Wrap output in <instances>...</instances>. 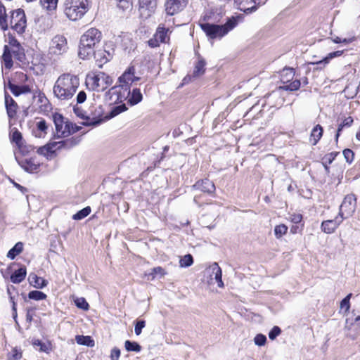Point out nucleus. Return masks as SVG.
Wrapping results in <instances>:
<instances>
[{
  "mask_svg": "<svg viewBox=\"0 0 360 360\" xmlns=\"http://www.w3.org/2000/svg\"><path fill=\"white\" fill-rule=\"evenodd\" d=\"M79 85V77L76 75L66 73L58 77L53 88V95L60 101L71 99Z\"/></svg>",
  "mask_w": 360,
  "mask_h": 360,
  "instance_id": "1",
  "label": "nucleus"
},
{
  "mask_svg": "<svg viewBox=\"0 0 360 360\" xmlns=\"http://www.w3.org/2000/svg\"><path fill=\"white\" fill-rule=\"evenodd\" d=\"M239 18V16L229 18L224 25H217L216 22H200L199 25L209 39H221L237 26Z\"/></svg>",
  "mask_w": 360,
  "mask_h": 360,
  "instance_id": "2",
  "label": "nucleus"
},
{
  "mask_svg": "<svg viewBox=\"0 0 360 360\" xmlns=\"http://www.w3.org/2000/svg\"><path fill=\"white\" fill-rule=\"evenodd\" d=\"M102 39L101 32L92 27L86 30L81 37L78 55L82 59L92 56L94 49Z\"/></svg>",
  "mask_w": 360,
  "mask_h": 360,
  "instance_id": "3",
  "label": "nucleus"
},
{
  "mask_svg": "<svg viewBox=\"0 0 360 360\" xmlns=\"http://www.w3.org/2000/svg\"><path fill=\"white\" fill-rule=\"evenodd\" d=\"M89 8L88 0H65L64 13L70 20L81 19Z\"/></svg>",
  "mask_w": 360,
  "mask_h": 360,
  "instance_id": "4",
  "label": "nucleus"
},
{
  "mask_svg": "<svg viewBox=\"0 0 360 360\" xmlns=\"http://www.w3.org/2000/svg\"><path fill=\"white\" fill-rule=\"evenodd\" d=\"M112 83V78L103 72H91L86 77V85L87 87L97 92L103 91Z\"/></svg>",
  "mask_w": 360,
  "mask_h": 360,
  "instance_id": "5",
  "label": "nucleus"
},
{
  "mask_svg": "<svg viewBox=\"0 0 360 360\" xmlns=\"http://www.w3.org/2000/svg\"><path fill=\"white\" fill-rule=\"evenodd\" d=\"M68 49L66 37L61 34H57L51 39L49 43L48 56L50 59L56 60L66 53Z\"/></svg>",
  "mask_w": 360,
  "mask_h": 360,
  "instance_id": "6",
  "label": "nucleus"
},
{
  "mask_svg": "<svg viewBox=\"0 0 360 360\" xmlns=\"http://www.w3.org/2000/svg\"><path fill=\"white\" fill-rule=\"evenodd\" d=\"M53 120L56 127V136L58 137H66L71 133L77 131V129L74 128L73 124L70 122L67 119H65L62 115L55 113L53 115Z\"/></svg>",
  "mask_w": 360,
  "mask_h": 360,
  "instance_id": "7",
  "label": "nucleus"
},
{
  "mask_svg": "<svg viewBox=\"0 0 360 360\" xmlns=\"http://www.w3.org/2000/svg\"><path fill=\"white\" fill-rule=\"evenodd\" d=\"M130 96V89H127L120 84L117 86L112 87L106 94L107 99L111 103H122L127 100Z\"/></svg>",
  "mask_w": 360,
  "mask_h": 360,
  "instance_id": "8",
  "label": "nucleus"
},
{
  "mask_svg": "<svg viewBox=\"0 0 360 360\" xmlns=\"http://www.w3.org/2000/svg\"><path fill=\"white\" fill-rule=\"evenodd\" d=\"M9 25L18 34L25 32L27 27V20L23 10L18 9L11 13Z\"/></svg>",
  "mask_w": 360,
  "mask_h": 360,
  "instance_id": "9",
  "label": "nucleus"
},
{
  "mask_svg": "<svg viewBox=\"0 0 360 360\" xmlns=\"http://www.w3.org/2000/svg\"><path fill=\"white\" fill-rule=\"evenodd\" d=\"M356 207V198L354 195L349 194L345 197L342 204L340 206L338 216L342 219L347 218L353 214Z\"/></svg>",
  "mask_w": 360,
  "mask_h": 360,
  "instance_id": "10",
  "label": "nucleus"
},
{
  "mask_svg": "<svg viewBox=\"0 0 360 360\" xmlns=\"http://www.w3.org/2000/svg\"><path fill=\"white\" fill-rule=\"evenodd\" d=\"M156 8L157 0H139V13L143 20L150 18L155 13Z\"/></svg>",
  "mask_w": 360,
  "mask_h": 360,
  "instance_id": "11",
  "label": "nucleus"
},
{
  "mask_svg": "<svg viewBox=\"0 0 360 360\" xmlns=\"http://www.w3.org/2000/svg\"><path fill=\"white\" fill-rule=\"evenodd\" d=\"M141 79L139 75H136L135 67L134 65H130L128 68L123 72V74L118 78L119 83L127 87V89H130V86L135 82H138Z\"/></svg>",
  "mask_w": 360,
  "mask_h": 360,
  "instance_id": "12",
  "label": "nucleus"
},
{
  "mask_svg": "<svg viewBox=\"0 0 360 360\" xmlns=\"http://www.w3.org/2000/svg\"><path fill=\"white\" fill-rule=\"evenodd\" d=\"M266 0H236L233 4L241 11L250 13L257 10L260 5L265 4Z\"/></svg>",
  "mask_w": 360,
  "mask_h": 360,
  "instance_id": "13",
  "label": "nucleus"
},
{
  "mask_svg": "<svg viewBox=\"0 0 360 360\" xmlns=\"http://www.w3.org/2000/svg\"><path fill=\"white\" fill-rule=\"evenodd\" d=\"M188 0H166L165 11L169 15H174L181 12L187 6Z\"/></svg>",
  "mask_w": 360,
  "mask_h": 360,
  "instance_id": "14",
  "label": "nucleus"
},
{
  "mask_svg": "<svg viewBox=\"0 0 360 360\" xmlns=\"http://www.w3.org/2000/svg\"><path fill=\"white\" fill-rule=\"evenodd\" d=\"M225 14V10L221 6H213L205 12L203 20L207 22H219Z\"/></svg>",
  "mask_w": 360,
  "mask_h": 360,
  "instance_id": "15",
  "label": "nucleus"
},
{
  "mask_svg": "<svg viewBox=\"0 0 360 360\" xmlns=\"http://www.w3.org/2000/svg\"><path fill=\"white\" fill-rule=\"evenodd\" d=\"M343 219L340 216H337L334 219L326 220L321 223V231L327 234L333 233L342 222Z\"/></svg>",
  "mask_w": 360,
  "mask_h": 360,
  "instance_id": "16",
  "label": "nucleus"
},
{
  "mask_svg": "<svg viewBox=\"0 0 360 360\" xmlns=\"http://www.w3.org/2000/svg\"><path fill=\"white\" fill-rule=\"evenodd\" d=\"M207 273L210 276V280L214 279L219 288L224 287L222 281V271L217 263L214 262L206 269Z\"/></svg>",
  "mask_w": 360,
  "mask_h": 360,
  "instance_id": "17",
  "label": "nucleus"
},
{
  "mask_svg": "<svg viewBox=\"0 0 360 360\" xmlns=\"http://www.w3.org/2000/svg\"><path fill=\"white\" fill-rule=\"evenodd\" d=\"M33 98L40 111L46 112L50 108V103L44 93L37 90L33 94Z\"/></svg>",
  "mask_w": 360,
  "mask_h": 360,
  "instance_id": "18",
  "label": "nucleus"
},
{
  "mask_svg": "<svg viewBox=\"0 0 360 360\" xmlns=\"http://www.w3.org/2000/svg\"><path fill=\"white\" fill-rule=\"evenodd\" d=\"M5 105L6 112L9 119H13L15 117L18 105L13 98L8 94H5Z\"/></svg>",
  "mask_w": 360,
  "mask_h": 360,
  "instance_id": "19",
  "label": "nucleus"
},
{
  "mask_svg": "<svg viewBox=\"0 0 360 360\" xmlns=\"http://www.w3.org/2000/svg\"><path fill=\"white\" fill-rule=\"evenodd\" d=\"M193 188L200 191L210 194L213 193L215 191V186L214 183L208 179L198 181L195 185H193Z\"/></svg>",
  "mask_w": 360,
  "mask_h": 360,
  "instance_id": "20",
  "label": "nucleus"
},
{
  "mask_svg": "<svg viewBox=\"0 0 360 360\" xmlns=\"http://www.w3.org/2000/svg\"><path fill=\"white\" fill-rule=\"evenodd\" d=\"M20 167L27 172H34L37 170L40 164L36 158H30L18 161Z\"/></svg>",
  "mask_w": 360,
  "mask_h": 360,
  "instance_id": "21",
  "label": "nucleus"
},
{
  "mask_svg": "<svg viewBox=\"0 0 360 360\" xmlns=\"http://www.w3.org/2000/svg\"><path fill=\"white\" fill-rule=\"evenodd\" d=\"M169 33H171V31L169 28H165L163 24H160L155 35L161 43H168L169 41Z\"/></svg>",
  "mask_w": 360,
  "mask_h": 360,
  "instance_id": "22",
  "label": "nucleus"
},
{
  "mask_svg": "<svg viewBox=\"0 0 360 360\" xmlns=\"http://www.w3.org/2000/svg\"><path fill=\"white\" fill-rule=\"evenodd\" d=\"M97 61L101 63H105L112 58V53L106 50H98L95 51L94 50L93 55Z\"/></svg>",
  "mask_w": 360,
  "mask_h": 360,
  "instance_id": "23",
  "label": "nucleus"
},
{
  "mask_svg": "<svg viewBox=\"0 0 360 360\" xmlns=\"http://www.w3.org/2000/svg\"><path fill=\"white\" fill-rule=\"evenodd\" d=\"M26 269L25 267H21L18 270L15 271L14 273L11 276V281L13 283H21L26 276Z\"/></svg>",
  "mask_w": 360,
  "mask_h": 360,
  "instance_id": "24",
  "label": "nucleus"
},
{
  "mask_svg": "<svg viewBox=\"0 0 360 360\" xmlns=\"http://www.w3.org/2000/svg\"><path fill=\"white\" fill-rule=\"evenodd\" d=\"M323 135V128L321 125L317 124L314 127L311 132L310 142L315 146Z\"/></svg>",
  "mask_w": 360,
  "mask_h": 360,
  "instance_id": "25",
  "label": "nucleus"
},
{
  "mask_svg": "<svg viewBox=\"0 0 360 360\" xmlns=\"http://www.w3.org/2000/svg\"><path fill=\"white\" fill-rule=\"evenodd\" d=\"M142 98V94L139 89L136 88L132 91H130V96L127 98V101L131 105H134L141 102Z\"/></svg>",
  "mask_w": 360,
  "mask_h": 360,
  "instance_id": "26",
  "label": "nucleus"
},
{
  "mask_svg": "<svg viewBox=\"0 0 360 360\" xmlns=\"http://www.w3.org/2000/svg\"><path fill=\"white\" fill-rule=\"evenodd\" d=\"M2 59L4 61L5 68L7 69H11L13 66L12 56H11V50L9 49V48L7 45L4 46Z\"/></svg>",
  "mask_w": 360,
  "mask_h": 360,
  "instance_id": "27",
  "label": "nucleus"
},
{
  "mask_svg": "<svg viewBox=\"0 0 360 360\" xmlns=\"http://www.w3.org/2000/svg\"><path fill=\"white\" fill-rule=\"evenodd\" d=\"M295 75L294 69L292 68H285L281 72V80L283 84L289 82L292 79Z\"/></svg>",
  "mask_w": 360,
  "mask_h": 360,
  "instance_id": "28",
  "label": "nucleus"
},
{
  "mask_svg": "<svg viewBox=\"0 0 360 360\" xmlns=\"http://www.w3.org/2000/svg\"><path fill=\"white\" fill-rule=\"evenodd\" d=\"M205 65H206V63H205V60L202 58L199 57L198 60L195 65L194 70L193 72V76L195 77H198L203 75L205 72Z\"/></svg>",
  "mask_w": 360,
  "mask_h": 360,
  "instance_id": "29",
  "label": "nucleus"
},
{
  "mask_svg": "<svg viewBox=\"0 0 360 360\" xmlns=\"http://www.w3.org/2000/svg\"><path fill=\"white\" fill-rule=\"evenodd\" d=\"M23 250V243L21 242L17 243L8 252L7 257L13 259L15 257L20 254Z\"/></svg>",
  "mask_w": 360,
  "mask_h": 360,
  "instance_id": "30",
  "label": "nucleus"
},
{
  "mask_svg": "<svg viewBox=\"0 0 360 360\" xmlns=\"http://www.w3.org/2000/svg\"><path fill=\"white\" fill-rule=\"evenodd\" d=\"M47 124L44 120H41L37 123V131H35V136L41 138L44 137L46 134Z\"/></svg>",
  "mask_w": 360,
  "mask_h": 360,
  "instance_id": "31",
  "label": "nucleus"
},
{
  "mask_svg": "<svg viewBox=\"0 0 360 360\" xmlns=\"http://www.w3.org/2000/svg\"><path fill=\"white\" fill-rule=\"evenodd\" d=\"M30 281L31 283H34V286L37 288H42L47 285V281L43 278L39 277L35 274L30 276Z\"/></svg>",
  "mask_w": 360,
  "mask_h": 360,
  "instance_id": "32",
  "label": "nucleus"
},
{
  "mask_svg": "<svg viewBox=\"0 0 360 360\" xmlns=\"http://www.w3.org/2000/svg\"><path fill=\"white\" fill-rule=\"evenodd\" d=\"M6 18V8L4 4L0 2V27L3 30H6L8 27Z\"/></svg>",
  "mask_w": 360,
  "mask_h": 360,
  "instance_id": "33",
  "label": "nucleus"
},
{
  "mask_svg": "<svg viewBox=\"0 0 360 360\" xmlns=\"http://www.w3.org/2000/svg\"><path fill=\"white\" fill-rule=\"evenodd\" d=\"M75 340L79 345L91 347L94 346V341L90 336L77 335Z\"/></svg>",
  "mask_w": 360,
  "mask_h": 360,
  "instance_id": "34",
  "label": "nucleus"
},
{
  "mask_svg": "<svg viewBox=\"0 0 360 360\" xmlns=\"http://www.w3.org/2000/svg\"><path fill=\"white\" fill-rule=\"evenodd\" d=\"M41 5L48 11H53L56 9L58 0H39Z\"/></svg>",
  "mask_w": 360,
  "mask_h": 360,
  "instance_id": "35",
  "label": "nucleus"
},
{
  "mask_svg": "<svg viewBox=\"0 0 360 360\" xmlns=\"http://www.w3.org/2000/svg\"><path fill=\"white\" fill-rule=\"evenodd\" d=\"M117 7L122 11H130L133 7L132 0H117Z\"/></svg>",
  "mask_w": 360,
  "mask_h": 360,
  "instance_id": "36",
  "label": "nucleus"
},
{
  "mask_svg": "<svg viewBox=\"0 0 360 360\" xmlns=\"http://www.w3.org/2000/svg\"><path fill=\"white\" fill-rule=\"evenodd\" d=\"M166 271L161 266L154 267L151 269V272L147 274L148 276H151V280L155 279L157 276L162 278L166 275Z\"/></svg>",
  "mask_w": 360,
  "mask_h": 360,
  "instance_id": "37",
  "label": "nucleus"
},
{
  "mask_svg": "<svg viewBox=\"0 0 360 360\" xmlns=\"http://www.w3.org/2000/svg\"><path fill=\"white\" fill-rule=\"evenodd\" d=\"M124 347L128 352H139L141 350V347L137 342L130 340L125 341Z\"/></svg>",
  "mask_w": 360,
  "mask_h": 360,
  "instance_id": "38",
  "label": "nucleus"
},
{
  "mask_svg": "<svg viewBox=\"0 0 360 360\" xmlns=\"http://www.w3.org/2000/svg\"><path fill=\"white\" fill-rule=\"evenodd\" d=\"M91 207L87 206L72 216V219L74 220H81L87 217L91 213Z\"/></svg>",
  "mask_w": 360,
  "mask_h": 360,
  "instance_id": "39",
  "label": "nucleus"
},
{
  "mask_svg": "<svg viewBox=\"0 0 360 360\" xmlns=\"http://www.w3.org/2000/svg\"><path fill=\"white\" fill-rule=\"evenodd\" d=\"M79 142V139L78 138H70L68 139H66L65 141H63L61 142H59L58 143L60 144V147H64L65 148H70L72 147L75 146L77 145ZM60 148V146L58 147Z\"/></svg>",
  "mask_w": 360,
  "mask_h": 360,
  "instance_id": "40",
  "label": "nucleus"
},
{
  "mask_svg": "<svg viewBox=\"0 0 360 360\" xmlns=\"http://www.w3.org/2000/svg\"><path fill=\"white\" fill-rule=\"evenodd\" d=\"M342 53H343L342 51H334V52H331V53H328L327 55V56L325 57L322 60L314 63V64H322V63H324L326 65V64L328 63L329 61L331 59H333V58H334L335 57L340 56L342 54Z\"/></svg>",
  "mask_w": 360,
  "mask_h": 360,
  "instance_id": "41",
  "label": "nucleus"
},
{
  "mask_svg": "<svg viewBox=\"0 0 360 360\" xmlns=\"http://www.w3.org/2000/svg\"><path fill=\"white\" fill-rule=\"evenodd\" d=\"M193 263V256L190 254L182 257L179 260V266L181 267H188Z\"/></svg>",
  "mask_w": 360,
  "mask_h": 360,
  "instance_id": "42",
  "label": "nucleus"
},
{
  "mask_svg": "<svg viewBox=\"0 0 360 360\" xmlns=\"http://www.w3.org/2000/svg\"><path fill=\"white\" fill-rule=\"evenodd\" d=\"M28 297L30 299L39 301L45 300L46 298V295L41 291L32 290L29 292Z\"/></svg>",
  "mask_w": 360,
  "mask_h": 360,
  "instance_id": "43",
  "label": "nucleus"
},
{
  "mask_svg": "<svg viewBox=\"0 0 360 360\" xmlns=\"http://www.w3.org/2000/svg\"><path fill=\"white\" fill-rule=\"evenodd\" d=\"M301 82L299 79H295L289 84L284 85L280 88L285 91H296L300 87Z\"/></svg>",
  "mask_w": 360,
  "mask_h": 360,
  "instance_id": "44",
  "label": "nucleus"
},
{
  "mask_svg": "<svg viewBox=\"0 0 360 360\" xmlns=\"http://www.w3.org/2000/svg\"><path fill=\"white\" fill-rule=\"evenodd\" d=\"M10 44L12 46V53L15 56H24L23 52L20 49V44L17 40L12 39L10 41Z\"/></svg>",
  "mask_w": 360,
  "mask_h": 360,
  "instance_id": "45",
  "label": "nucleus"
},
{
  "mask_svg": "<svg viewBox=\"0 0 360 360\" xmlns=\"http://www.w3.org/2000/svg\"><path fill=\"white\" fill-rule=\"evenodd\" d=\"M288 227L284 224H280L275 227L274 233L277 238H281L286 233Z\"/></svg>",
  "mask_w": 360,
  "mask_h": 360,
  "instance_id": "46",
  "label": "nucleus"
},
{
  "mask_svg": "<svg viewBox=\"0 0 360 360\" xmlns=\"http://www.w3.org/2000/svg\"><path fill=\"white\" fill-rule=\"evenodd\" d=\"M75 303L78 308L84 310H87L89 309V304L83 297L77 298L75 300Z\"/></svg>",
  "mask_w": 360,
  "mask_h": 360,
  "instance_id": "47",
  "label": "nucleus"
},
{
  "mask_svg": "<svg viewBox=\"0 0 360 360\" xmlns=\"http://www.w3.org/2000/svg\"><path fill=\"white\" fill-rule=\"evenodd\" d=\"M22 358V353L16 348L12 349L9 354L8 360H20Z\"/></svg>",
  "mask_w": 360,
  "mask_h": 360,
  "instance_id": "48",
  "label": "nucleus"
},
{
  "mask_svg": "<svg viewBox=\"0 0 360 360\" xmlns=\"http://www.w3.org/2000/svg\"><path fill=\"white\" fill-rule=\"evenodd\" d=\"M254 342L258 346H264L266 342V338L263 334H257L254 338Z\"/></svg>",
  "mask_w": 360,
  "mask_h": 360,
  "instance_id": "49",
  "label": "nucleus"
},
{
  "mask_svg": "<svg viewBox=\"0 0 360 360\" xmlns=\"http://www.w3.org/2000/svg\"><path fill=\"white\" fill-rule=\"evenodd\" d=\"M352 297V293L347 295L340 302V308L345 309L346 311H348L350 307L349 300Z\"/></svg>",
  "mask_w": 360,
  "mask_h": 360,
  "instance_id": "50",
  "label": "nucleus"
},
{
  "mask_svg": "<svg viewBox=\"0 0 360 360\" xmlns=\"http://www.w3.org/2000/svg\"><path fill=\"white\" fill-rule=\"evenodd\" d=\"M146 322L143 320L137 321L135 324L134 332L136 335L141 333L142 329L145 327Z\"/></svg>",
  "mask_w": 360,
  "mask_h": 360,
  "instance_id": "51",
  "label": "nucleus"
},
{
  "mask_svg": "<svg viewBox=\"0 0 360 360\" xmlns=\"http://www.w3.org/2000/svg\"><path fill=\"white\" fill-rule=\"evenodd\" d=\"M343 155L347 162L351 163L353 161L354 153L352 150L345 149L343 150Z\"/></svg>",
  "mask_w": 360,
  "mask_h": 360,
  "instance_id": "52",
  "label": "nucleus"
},
{
  "mask_svg": "<svg viewBox=\"0 0 360 360\" xmlns=\"http://www.w3.org/2000/svg\"><path fill=\"white\" fill-rule=\"evenodd\" d=\"M281 333V330L278 326H274L269 332V337L271 340H274Z\"/></svg>",
  "mask_w": 360,
  "mask_h": 360,
  "instance_id": "53",
  "label": "nucleus"
},
{
  "mask_svg": "<svg viewBox=\"0 0 360 360\" xmlns=\"http://www.w3.org/2000/svg\"><path fill=\"white\" fill-rule=\"evenodd\" d=\"M8 88L13 95L18 96L20 95V85L14 84L11 82L8 83Z\"/></svg>",
  "mask_w": 360,
  "mask_h": 360,
  "instance_id": "54",
  "label": "nucleus"
},
{
  "mask_svg": "<svg viewBox=\"0 0 360 360\" xmlns=\"http://www.w3.org/2000/svg\"><path fill=\"white\" fill-rule=\"evenodd\" d=\"M331 39L335 44L344 43L345 44H349L353 41L352 39H347V38L341 39L337 36L332 37Z\"/></svg>",
  "mask_w": 360,
  "mask_h": 360,
  "instance_id": "55",
  "label": "nucleus"
},
{
  "mask_svg": "<svg viewBox=\"0 0 360 360\" xmlns=\"http://www.w3.org/2000/svg\"><path fill=\"white\" fill-rule=\"evenodd\" d=\"M127 110V108L124 104L116 106L113 108L112 111V116H115L120 114L122 112H124Z\"/></svg>",
  "mask_w": 360,
  "mask_h": 360,
  "instance_id": "56",
  "label": "nucleus"
},
{
  "mask_svg": "<svg viewBox=\"0 0 360 360\" xmlns=\"http://www.w3.org/2000/svg\"><path fill=\"white\" fill-rule=\"evenodd\" d=\"M120 356V350L117 347H114L110 354L111 360H119Z\"/></svg>",
  "mask_w": 360,
  "mask_h": 360,
  "instance_id": "57",
  "label": "nucleus"
},
{
  "mask_svg": "<svg viewBox=\"0 0 360 360\" xmlns=\"http://www.w3.org/2000/svg\"><path fill=\"white\" fill-rule=\"evenodd\" d=\"M148 43L150 47L155 48L159 46L160 43H161V41L158 40V39L155 37V35L154 34L153 38L148 40Z\"/></svg>",
  "mask_w": 360,
  "mask_h": 360,
  "instance_id": "58",
  "label": "nucleus"
},
{
  "mask_svg": "<svg viewBox=\"0 0 360 360\" xmlns=\"http://www.w3.org/2000/svg\"><path fill=\"white\" fill-rule=\"evenodd\" d=\"M86 99V94L84 91H81L77 96V103H82Z\"/></svg>",
  "mask_w": 360,
  "mask_h": 360,
  "instance_id": "59",
  "label": "nucleus"
},
{
  "mask_svg": "<svg viewBox=\"0 0 360 360\" xmlns=\"http://www.w3.org/2000/svg\"><path fill=\"white\" fill-rule=\"evenodd\" d=\"M22 139L21 133L18 131H15L12 134V140L15 142L17 144L20 143Z\"/></svg>",
  "mask_w": 360,
  "mask_h": 360,
  "instance_id": "60",
  "label": "nucleus"
},
{
  "mask_svg": "<svg viewBox=\"0 0 360 360\" xmlns=\"http://www.w3.org/2000/svg\"><path fill=\"white\" fill-rule=\"evenodd\" d=\"M291 221L295 224L300 223L302 219V216L300 214H294L290 217Z\"/></svg>",
  "mask_w": 360,
  "mask_h": 360,
  "instance_id": "61",
  "label": "nucleus"
},
{
  "mask_svg": "<svg viewBox=\"0 0 360 360\" xmlns=\"http://www.w3.org/2000/svg\"><path fill=\"white\" fill-rule=\"evenodd\" d=\"M353 123V119L352 117H346L341 123L344 127H349Z\"/></svg>",
  "mask_w": 360,
  "mask_h": 360,
  "instance_id": "62",
  "label": "nucleus"
},
{
  "mask_svg": "<svg viewBox=\"0 0 360 360\" xmlns=\"http://www.w3.org/2000/svg\"><path fill=\"white\" fill-rule=\"evenodd\" d=\"M49 151L52 152L51 148L49 146L39 148L38 150L39 153L44 154V155H46Z\"/></svg>",
  "mask_w": 360,
  "mask_h": 360,
  "instance_id": "63",
  "label": "nucleus"
},
{
  "mask_svg": "<svg viewBox=\"0 0 360 360\" xmlns=\"http://www.w3.org/2000/svg\"><path fill=\"white\" fill-rule=\"evenodd\" d=\"M20 94H27L31 91V89L28 85H20Z\"/></svg>",
  "mask_w": 360,
  "mask_h": 360,
  "instance_id": "64",
  "label": "nucleus"
}]
</instances>
